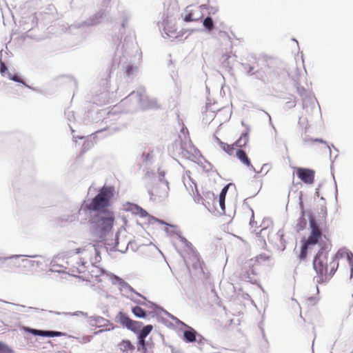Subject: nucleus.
Returning <instances> with one entry per match:
<instances>
[{"label": "nucleus", "mask_w": 353, "mask_h": 353, "mask_svg": "<svg viewBox=\"0 0 353 353\" xmlns=\"http://www.w3.org/2000/svg\"><path fill=\"white\" fill-rule=\"evenodd\" d=\"M216 142L218 144V145L228 154L229 155H233L235 152V146L234 143L233 144H228L226 143H224L219 138L216 137Z\"/></svg>", "instance_id": "nucleus-12"}, {"label": "nucleus", "mask_w": 353, "mask_h": 353, "mask_svg": "<svg viewBox=\"0 0 353 353\" xmlns=\"http://www.w3.org/2000/svg\"><path fill=\"white\" fill-rule=\"evenodd\" d=\"M184 338L188 342H193L196 340V332L194 330H187L184 332Z\"/></svg>", "instance_id": "nucleus-22"}, {"label": "nucleus", "mask_w": 353, "mask_h": 353, "mask_svg": "<svg viewBox=\"0 0 353 353\" xmlns=\"http://www.w3.org/2000/svg\"><path fill=\"white\" fill-rule=\"evenodd\" d=\"M315 141L321 142V143H325L322 139H315Z\"/></svg>", "instance_id": "nucleus-33"}, {"label": "nucleus", "mask_w": 353, "mask_h": 353, "mask_svg": "<svg viewBox=\"0 0 353 353\" xmlns=\"http://www.w3.org/2000/svg\"><path fill=\"white\" fill-rule=\"evenodd\" d=\"M308 301L310 303H316V299H314V298H310V299H308Z\"/></svg>", "instance_id": "nucleus-30"}, {"label": "nucleus", "mask_w": 353, "mask_h": 353, "mask_svg": "<svg viewBox=\"0 0 353 353\" xmlns=\"http://www.w3.org/2000/svg\"><path fill=\"white\" fill-rule=\"evenodd\" d=\"M169 185L167 183L159 181L153 184L149 190V194L154 199L165 198L168 195Z\"/></svg>", "instance_id": "nucleus-5"}, {"label": "nucleus", "mask_w": 353, "mask_h": 353, "mask_svg": "<svg viewBox=\"0 0 353 353\" xmlns=\"http://www.w3.org/2000/svg\"><path fill=\"white\" fill-rule=\"evenodd\" d=\"M12 79L14 81H17V82H20L21 81L19 80V77H17V76H14Z\"/></svg>", "instance_id": "nucleus-32"}, {"label": "nucleus", "mask_w": 353, "mask_h": 353, "mask_svg": "<svg viewBox=\"0 0 353 353\" xmlns=\"http://www.w3.org/2000/svg\"><path fill=\"white\" fill-rule=\"evenodd\" d=\"M61 256H57L54 258L52 262V268H55V265H58V263L60 262V261L61 260ZM54 271H57V272H61V271H64L63 270H61V269H54Z\"/></svg>", "instance_id": "nucleus-27"}, {"label": "nucleus", "mask_w": 353, "mask_h": 353, "mask_svg": "<svg viewBox=\"0 0 353 353\" xmlns=\"http://www.w3.org/2000/svg\"><path fill=\"white\" fill-rule=\"evenodd\" d=\"M90 248H91L90 250H89L88 249H85V248H77L75 250L74 253L75 254H80V253L88 252L89 253L92 254L93 252L96 251V248H94V246H91Z\"/></svg>", "instance_id": "nucleus-26"}, {"label": "nucleus", "mask_w": 353, "mask_h": 353, "mask_svg": "<svg viewBox=\"0 0 353 353\" xmlns=\"http://www.w3.org/2000/svg\"><path fill=\"white\" fill-rule=\"evenodd\" d=\"M249 142V134L248 132L243 133L240 137L234 143V146L241 149L245 147Z\"/></svg>", "instance_id": "nucleus-17"}, {"label": "nucleus", "mask_w": 353, "mask_h": 353, "mask_svg": "<svg viewBox=\"0 0 353 353\" xmlns=\"http://www.w3.org/2000/svg\"><path fill=\"white\" fill-rule=\"evenodd\" d=\"M85 263V262H83L81 263H77L78 267L77 269H72L71 271V275L73 276L82 278L83 279H88L89 278L86 274L87 267Z\"/></svg>", "instance_id": "nucleus-11"}, {"label": "nucleus", "mask_w": 353, "mask_h": 353, "mask_svg": "<svg viewBox=\"0 0 353 353\" xmlns=\"http://www.w3.org/2000/svg\"><path fill=\"white\" fill-rule=\"evenodd\" d=\"M128 210L130 211L134 214L139 216L141 218H144L148 216V213L144 209L136 204H130L128 205Z\"/></svg>", "instance_id": "nucleus-14"}, {"label": "nucleus", "mask_w": 353, "mask_h": 353, "mask_svg": "<svg viewBox=\"0 0 353 353\" xmlns=\"http://www.w3.org/2000/svg\"><path fill=\"white\" fill-rule=\"evenodd\" d=\"M138 339H139V343H138L139 345H138L137 350L139 351H141L143 353H147V347H146L145 339H141V338H138Z\"/></svg>", "instance_id": "nucleus-24"}, {"label": "nucleus", "mask_w": 353, "mask_h": 353, "mask_svg": "<svg viewBox=\"0 0 353 353\" xmlns=\"http://www.w3.org/2000/svg\"><path fill=\"white\" fill-rule=\"evenodd\" d=\"M114 195V187L104 185L90 203H84L82 205L81 209L84 211L96 212L97 213L103 211H110L108 208L111 206Z\"/></svg>", "instance_id": "nucleus-2"}, {"label": "nucleus", "mask_w": 353, "mask_h": 353, "mask_svg": "<svg viewBox=\"0 0 353 353\" xmlns=\"http://www.w3.org/2000/svg\"><path fill=\"white\" fill-rule=\"evenodd\" d=\"M202 17V13L197 6H188L185 10L183 20L186 22L196 21Z\"/></svg>", "instance_id": "nucleus-9"}, {"label": "nucleus", "mask_w": 353, "mask_h": 353, "mask_svg": "<svg viewBox=\"0 0 353 353\" xmlns=\"http://www.w3.org/2000/svg\"><path fill=\"white\" fill-rule=\"evenodd\" d=\"M77 267H78L77 263L75 265H71L70 267L68 264V266L64 267V269L65 270H68V272L71 274V271L72 270V269H77Z\"/></svg>", "instance_id": "nucleus-28"}, {"label": "nucleus", "mask_w": 353, "mask_h": 353, "mask_svg": "<svg viewBox=\"0 0 353 353\" xmlns=\"http://www.w3.org/2000/svg\"><path fill=\"white\" fill-rule=\"evenodd\" d=\"M153 327L151 325H148L141 330L140 332L138 338L145 339V337L150 333L152 330Z\"/></svg>", "instance_id": "nucleus-20"}, {"label": "nucleus", "mask_w": 353, "mask_h": 353, "mask_svg": "<svg viewBox=\"0 0 353 353\" xmlns=\"http://www.w3.org/2000/svg\"><path fill=\"white\" fill-rule=\"evenodd\" d=\"M133 314L139 318H144L146 316V312L139 306H135L132 310Z\"/></svg>", "instance_id": "nucleus-19"}, {"label": "nucleus", "mask_w": 353, "mask_h": 353, "mask_svg": "<svg viewBox=\"0 0 353 353\" xmlns=\"http://www.w3.org/2000/svg\"><path fill=\"white\" fill-rule=\"evenodd\" d=\"M296 174L298 178L305 184H312L314 181L315 171L303 168H296Z\"/></svg>", "instance_id": "nucleus-8"}, {"label": "nucleus", "mask_w": 353, "mask_h": 353, "mask_svg": "<svg viewBox=\"0 0 353 353\" xmlns=\"http://www.w3.org/2000/svg\"><path fill=\"white\" fill-rule=\"evenodd\" d=\"M236 157L244 165L250 168L252 170L257 172L254 166L252 165L250 159L244 150L241 149L237 150L236 151Z\"/></svg>", "instance_id": "nucleus-10"}, {"label": "nucleus", "mask_w": 353, "mask_h": 353, "mask_svg": "<svg viewBox=\"0 0 353 353\" xmlns=\"http://www.w3.org/2000/svg\"><path fill=\"white\" fill-rule=\"evenodd\" d=\"M310 246H309L308 245L304 243L303 242V245L301 246V252L299 255V260L301 261H303L306 259L307 257V250L308 248H310Z\"/></svg>", "instance_id": "nucleus-21"}, {"label": "nucleus", "mask_w": 353, "mask_h": 353, "mask_svg": "<svg viewBox=\"0 0 353 353\" xmlns=\"http://www.w3.org/2000/svg\"><path fill=\"white\" fill-rule=\"evenodd\" d=\"M251 214H252V216H251V219H250V224H252V223L254 222L253 219H254V212L253 210L251 209Z\"/></svg>", "instance_id": "nucleus-31"}, {"label": "nucleus", "mask_w": 353, "mask_h": 353, "mask_svg": "<svg viewBox=\"0 0 353 353\" xmlns=\"http://www.w3.org/2000/svg\"><path fill=\"white\" fill-rule=\"evenodd\" d=\"M117 319V321L121 325L133 332H136L138 329H139L141 325V323L132 320L126 314L122 312H120L118 314Z\"/></svg>", "instance_id": "nucleus-7"}, {"label": "nucleus", "mask_w": 353, "mask_h": 353, "mask_svg": "<svg viewBox=\"0 0 353 353\" xmlns=\"http://www.w3.org/2000/svg\"><path fill=\"white\" fill-rule=\"evenodd\" d=\"M310 234L308 238L303 242L309 246L315 245L322 237V232L312 216L310 218Z\"/></svg>", "instance_id": "nucleus-4"}, {"label": "nucleus", "mask_w": 353, "mask_h": 353, "mask_svg": "<svg viewBox=\"0 0 353 353\" xmlns=\"http://www.w3.org/2000/svg\"><path fill=\"white\" fill-rule=\"evenodd\" d=\"M8 70L6 64L1 61V66H0V72L1 74H4L6 72V71Z\"/></svg>", "instance_id": "nucleus-29"}, {"label": "nucleus", "mask_w": 353, "mask_h": 353, "mask_svg": "<svg viewBox=\"0 0 353 353\" xmlns=\"http://www.w3.org/2000/svg\"><path fill=\"white\" fill-rule=\"evenodd\" d=\"M203 26L209 31L214 28V23L212 19L210 17L205 18L203 21Z\"/></svg>", "instance_id": "nucleus-23"}, {"label": "nucleus", "mask_w": 353, "mask_h": 353, "mask_svg": "<svg viewBox=\"0 0 353 353\" xmlns=\"http://www.w3.org/2000/svg\"><path fill=\"white\" fill-rule=\"evenodd\" d=\"M114 214L112 211H103L96 213L92 221L95 232L100 238H103L110 232L114 225Z\"/></svg>", "instance_id": "nucleus-3"}, {"label": "nucleus", "mask_w": 353, "mask_h": 353, "mask_svg": "<svg viewBox=\"0 0 353 353\" xmlns=\"http://www.w3.org/2000/svg\"><path fill=\"white\" fill-rule=\"evenodd\" d=\"M34 335H38L41 336H49V337H54V336H66L65 332H57V331H43L39 330H33L32 332Z\"/></svg>", "instance_id": "nucleus-13"}, {"label": "nucleus", "mask_w": 353, "mask_h": 353, "mask_svg": "<svg viewBox=\"0 0 353 353\" xmlns=\"http://www.w3.org/2000/svg\"><path fill=\"white\" fill-rule=\"evenodd\" d=\"M307 225V221L305 218V211L303 209L301 211V216L298 219V223L296 224V228L297 231L303 230Z\"/></svg>", "instance_id": "nucleus-18"}, {"label": "nucleus", "mask_w": 353, "mask_h": 353, "mask_svg": "<svg viewBox=\"0 0 353 353\" xmlns=\"http://www.w3.org/2000/svg\"><path fill=\"white\" fill-rule=\"evenodd\" d=\"M0 353H8V352H6L5 351H1V352H0Z\"/></svg>", "instance_id": "nucleus-34"}, {"label": "nucleus", "mask_w": 353, "mask_h": 353, "mask_svg": "<svg viewBox=\"0 0 353 353\" xmlns=\"http://www.w3.org/2000/svg\"><path fill=\"white\" fill-rule=\"evenodd\" d=\"M340 261L347 263L352 274L353 254L351 252L340 249L334 255H330L329 252L324 249L319 250L313 260L316 283L324 284L329 282L336 273Z\"/></svg>", "instance_id": "nucleus-1"}, {"label": "nucleus", "mask_w": 353, "mask_h": 353, "mask_svg": "<svg viewBox=\"0 0 353 353\" xmlns=\"http://www.w3.org/2000/svg\"><path fill=\"white\" fill-rule=\"evenodd\" d=\"M120 351L122 352H132L134 350V346L129 340H123L118 344Z\"/></svg>", "instance_id": "nucleus-16"}, {"label": "nucleus", "mask_w": 353, "mask_h": 353, "mask_svg": "<svg viewBox=\"0 0 353 353\" xmlns=\"http://www.w3.org/2000/svg\"><path fill=\"white\" fill-rule=\"evenodd\" d=\"M108 322V320L101 316H92L89 319L90 325L97 327L106 326Z\"/></svg>", "instance_id": "nucleus-15"}, {"label": "nucleus", "mask_w": 353, "mask_h": 353, "mask_svg": "<svg viewBox=\"0 0 353 353\" xmlns=\"http://www.w3.org/2000/svg\"><path fill=\"white\" fill-rule=\"evenodd\" d=\"M194 201L198 203H202L207 208L210 206V201L205 202L203 198L199 193H197L196 196H194Z\"/></svg>", "instance_id": "nucleus-25"}, {"label": "nucleus", "mask_w": 353, "mask_h": 353, "mask_svg": "<svg viewBox=\"0 0 353 353\" xmlns=\"http://www.w3.org/2000/svg\"><path fill=\"white\" fill-rule=\"evenodd\" d=\"M228 185L225 186L222 189L218 199H217L216 197H215V196H214L213 192H206V197L209 200L212 201V205L214 206V209L216 211H219V208L217 207V205H219V208H220L221 212H223V213L225 212V195H226V193L228 192Z\"/></svg>", "instance_id": "nucleus-6"}]
</instances>
